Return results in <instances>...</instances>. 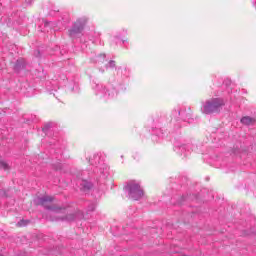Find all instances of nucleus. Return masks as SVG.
<instances>
[{
    "label": "nucleus",
    "instance_id": "obj_1",
    "mask_svg": "<svg viewBox=\"0 0 256 256\" xmlns=\"http://www.w3.org/2000/svg\"><path fill=\"white\" fill-rule=\"evenodd\" d=\"M127 189L129 191V195L132 199H135L137 201V199H141V197H143L145 195V191L143 190V188H141V185L135 183V182H130L127 185Z\"/></svg>",
    "mask_w": 256,
    "mask_h": 256
},
{
    "label": "nucleus",
    "instance_id": "obj_2",
    "mask_svg": "<svg viewBox=\"0 0 256 256\" xmlns=\"http://www.w3.org/2000/svg\"><path fill=\"white\" fill-rule=\"evenodd\" d=\"M223 105H225V102H223V100H212L204 106V113H217V111H219V108L223 107Z\"/></svg>",
    "mask_w": 256,
    "mask_h": 256
},
{
    "label": "nucleus",
    "instance_id": "obj_3",
    "mask_svg": "<svg viewBox=\"0 0 256 256\" xmlns=\"http://www.w3.org/2000/svg\"><path fill=\"white\" fill-rule=\"evenodd\" d=\"M240 121L242 125H255L256 119L249 116H244Z\"/></svg>",
    "mask_w": 256,
    "mask_h": 256
},
{
    "label": "nucleus",
    "instance_id": "obj_4",
    "mask_svg": "<svg viewBox=\"0 0 256 256\" xmlns=\"http://www.w3.org/2000/svg\"><path fill=\"white\" fill-rule=\"evenodd\" d=\"M51 201H53V198L45 197L42 199L41 205H43V207H46V209L53 210V207L47 205V203H51Z\"/></svg>",
    "mask_w": 256,
    "mask_h": 256
},
{
    "label": "nucleus",
    "instance_id": "obj_5",
    "mask_svg": "<svg viewBox=\"0 0 256 256\" xmlns=\"http://www.w3.org/2000/svg\"><path fill=\"white\" fill-rule=\"evenodd\" d=\"M81 31H83V26L79 27V28H73L71 31H70V35H75L77 33H81Z\"/></svg>",
    "mask_w": 256,
    "mask_h": 256
},
{
    "label": "nucleus",
    "instance_id": "obj_6",
    "mask_svg": "<svg viewBox=\"0 0 256 256\" xmlns=\"http://www.w3.org/2000/svg\"><path fill=\"white\" fill-rule=\"evenodd\" d=\"M1 169H4V171H9V164L6 162H0Z\"/></svg>",
    "mask_w": 256,
    "mask_h": 256
},
{
    "label": "nucleus",
    "instance_id": "obj_7",
    "mask_svg": "<svg viewBox=\"0 0 256 256\" xmlns=\"http://www.w3.org/2000/svg\"><path fill=\"white\" fill-rule=\"evenodd\" d=\"M87 23V20L85 18H80L75 22V25H85Z\"/></svg>",
    "mask_w": 256,
    "mask_h": 256
},
{
    "label": "nucleus",
    "instance_id": "obj_8",
    "mask_svg": "<svg viewBox=\"0 0 256 256\" xmlns=\"http://www.w3.org/2000/svg\"><path fill=\"white\" fill-rule=\"evenodd\" d=\"M85 187L86 189H89L91 187V184H87Z\"/></svg>",
    "mask_w": 256,
    "mask_h": 256
},
{
    "label": "nucleus",
    "instance_id": "obj_9",
    "mask_svg": "<svg viewBox=\"0 0 256 256\" xmlns=\"http://www.w3.org/2000/svg\"><path fill=\"white\" fill-rule=\"evenodd\" d=\"M0 195H5V192L3 190H0Z\"/></svg>",
    "mask_w": 256,
    "mask_h": 256
}]
</instances>
